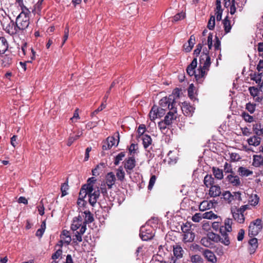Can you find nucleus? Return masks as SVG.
Listing matches in <instances>:
<instances>
[{"instance_id":"nucleus-8","label":"nucleus","mask_w":263,"mask_h":263,"mask_svg":"<svg viewBox=\"0 0 263 263\" xmlns=\"http://www.w3.org/2000/svg\"><path fill=\"white\" fill-rule=\"evenodd\" d=\"M152 228L147 226H142L140 230V236L144 241H147L152 239L154 236Z\"/></svg>"},{"instance_id":"nucleus-2","label":"nucleus","mask_w":263,"mask_h":263,"mask_svg":"<svg viewBox=\"0 0 263 263\" xmlns=\"http://www.w3.org/2000/svg\"><path fill=\"white\" fill-rule=\"evenodd\" d=\"M28 7L21 8L22 11L16 18L15 23L19 32L20 31L23 32L29 27L30 24L29 14L30 12Z\"/></svg>"},{"instance_id":"nucleus-4","label":"nucleus","mask_w":263,"mask_h":263,"mask_svg":"<svg viewBox=\"0 0 263 263\" xmlns=\"http://www.w3.org/2000/svg\"><path fill=\"white\" fill-rule=\"evenodd\" d=\"M262 228V220L257 218L252 221L249 227V236L254 237L256 236Z\"/></svg>"},{"instance_id":"nucleus-26","label":"nucleus","mask_w":263,"mask_h":263,"mask_svg":"<svg viewBox=\"0 0 263 263\" xmlns=\"http://www.w3.org/2000/svg\"><path fill=\"white\" fill-rule=\"evenodd\" d=\"M8 48V43L4 37H0V54H4Z\"/></svg>"},{"instance_id":"nucleus-7","label":"nucleus","mask_w":263,"mask_h":263,"mask_svg":"<svg viewBox=\"0 0 263 263\" xmlns=\"http://www.w3.org/2000/svg\"><path fill=\"white\" fill-rule=\"evenodd\" d=\"M160 107L168 109L170 110L171 108L175 107L176 102L173 96H169L168 97H163L159 101Z\"/></svg>"},{"instance_id":"nucleus-62","label":"nucleus","mask_w":263,"mask_h":263,"mask_svg":"<svg viewBox=\"0 0 263 263\" xmlns=\"http://www.w3.org/2000/svg\"><path fill=\"white\" fill-rule=\"evenodd\" d=\"M202 217L200 213H196L193 216L192 219L194 222H198L201 220Z\"/></svg>"},{"instance_id":"nucleus-9","label":"nucleus","mask_w":263,"mask_h":263,"mask_svg":"<svg viewBox=\"0 0 263 263\" xmlns=\"http://www.w3.org/2000/svg\"><path fill=\"white\" fill-rule=\"evenodd\" d=\"M136 166V160L134 157H130L126 159L124 162V167L126 173L130 175L131 171Z\"/></svg>"},{"instance_id":"nucleus-21","label":"nucleus","mask_w":263,"mask_h":263,"mask_svg":"<svg viewBox=\"0 0 263 263\" xmlns=\"http://www.w3.org/2000/svg\"><path fill=\"white\" fill-rule=\"evenodd\" d=\"M249 252L250 254H254L258 248V240L256 238L253 237L249 241Z\"/></svg>"},{"instance_id":"nucleus-5","label":"nucleus","mask_w":263,"mask_h":263,"mask_svg":"<svg viewBox=\"0 0 263 263\" xmlns=\"http://www.w3.org/2000/svg\"><path fill=\"white\" fill-rule=\"evenodd\" d=\"M226 182L233 187H239L242 184V180L236 173L228 174L224 178Z\"/></svg>"},{"instance_id":"nucleus-31","label":"nucleus","mask_w":263,"mask_h":263,"mask_svg":"<svg viewBox=\"0 0 263 263\" xmlns=\"http://www.w3.org/2000/svg\"><path fill=\"white\" fill-rule=\"evenodd\" d=\"M252 165L255 167H259L263 165V157L260 155H254Z\"/></svg>"},{"instance_id":"nucleus-44","label":"nucleus","mask_w":263,"mask_h":263,"mask_svg":"<svg viewBox=\"0 0 263 263\" xmlns=\"http://www.w3.org/2000/svg\"><path fill=\"white\" fill-rule=\"evenodd\" d=\"M106 186L107 185H106L105 183H101L100 185V190H99L100 191V193H101L104 199H105V198L106 197H108Z\"/></svg>"},{"instance_id":"nucleus-54","label":"nucleus","mask_w":263,"mask_h":263,"mask_svg":"<svg viewBox=\"0 0 263 263\" xmlns=\"http://www.w3.org/2000/svg\"><path fill=\"white\" fill-rule=\"evenodd\" d=\"M236 5H238V4L235 2V0H231L230 3V13L231 14H234L236 12Z\"/></svg>"},{"instance_id":"nucleus-35","label":"nucleus","mask_w":263,"mask_h":263,"mask_svg":"<svg viewBox=\"0 0 263 263\" xmlns=\"http://www.w3.org/2000/svg\"><path fill=\"white\" fill-rule=\"evenodd\" d=\"M223 25L224 30L226 33H228L230 32L231 29V22L229 20V17L227 16L222 21Z\"/></svg>"},{"instance_id":"nucleus-32","label":"nucleus","mask_w":263,"mask_h":263,"mask_svg":"<svg viewBox=\"0 0 263 263\" xmlns=\"http://www.w3.org/2000/svg\"><path fill=\"white\" fill-rule=\"evenodd\" d=\"M215 179L211 175H206L204 178L203 182L206 187L212 186L214 184Z\"/></svg>"},{"instance_id":"nucleus-42","label":"nucleus","mask_w":263,"mask_h":263,"mask_svg":"<svg viewBox=\"0 0 263 263\" xmlns=\"http://www.w3.org/2000/svg\"><path fill=\"white\" fill-rule=\"evenodd\" d=\"M224 172L225 174H232L235 173V172L233 170L232 165L231 163L225 162L224 166Z\"/></svg>"},{"instance_id":"nucleus-61","label":"nucleus","mask_w":263,"mask_h":263,"mask_svg":"<svg viewBox=\"0 0 263 263\" xmlns=\"http://www.w3.org/2000/svg\"><path fill=\"white\" fill-rule=\"evenodd\" d=\"M195 68L197 67H187L186 72L190 76H194L195 72Z\"/></svg>"},{"instance_id":"nucleus-52","label":"nucleus","mask_w":263,"mask_h":263,"mask_svg":"<svg viewBox=\"0 0 263 263\" xmlns=\"http://www.w3.org/2000/svg\"><path fill=\"white\" fill-rule=\"evenodd\" d=\"M16 2L21 8L30 6V0H16Z\"/></svg>"},{"instance_id":"nucleus-64","label":"nucleus","mask_w":263,"mask_h":263,"mask_svg":"<svg viewBox=\"0 0 263 263\" xmlns=\"http://www.w3.org/2000/svg\"><path fill=\"white\" fill-rule=\"evenodd\" d=\"M233 200H241V193L240 192H233L232 194Z\"/></svg>"},{"instance_id":"nucleus-57","label":"nucleus","mask_w":263,"mask_h":263,"mask_svg":"<svg viewBox=\"0 0 263 263\" xmlns=\"http://www.w3.org/2000/svg\"><path fill=\"white\" fill-rule=\"evenodd\" d=\"M249 90L251 95L253 97H257L259 92V89L255 87H250Z\"/></svg>"},{"instance_id":"nucleus-18","label":"nucleus","mask_w":263,"mask_h":263,"mask_svg":"<svg viewBox=\"0 0 263 263\" xmlns=\"http://www.w3.org/2000/svg\"><path fill=\"white\" fill-rule=\"evenodd\" d=\"M116 139L114 137H109L106 139L102 145V149L104 151L110 149L116 143Z\"/></svg>"},{"instance_id":"nucleus-55","label":"nucleus","mask_w":263,"mask_h":263,"mask_svg":"<svg viewBox=\"0 0 263 263\" xmlns=\"http://www.w3.org/2000/svg\"><path fill=\"white\" fill-rule=\"evenodd\" d=\"M191 223L187 222L181 226V230L183 233L191 231Z\"/></svg>"},{"instance_id":"nucleus-15","label":"nucleus","mask_w":263,"mask_h":263,"mask_svg":"<svg viewBox=\"0 0 263 263\" xmlns=\"http://www.w3.org/2000/svg\"><path fill=\"white\" fill-rule=\"evenodd\" d=\"M116 179L115 175L112 172L108 173L106 176V185L108 189H111L115 184Z\"/></svg>"},{"instance_id":"nucleus-51","label":"nucleus","mask_w":263,"mask_h":263,"mask_svg":"<svg viewBox=\"0 0 263 263\" xmlns=\"http://www.w3.org/2000/svg\"><path fill=\"white\" fill-rule=\"evenodd\" d=\"M125 152H121L119 153L115 158L114 160V164L115 165H118L120 161H121L123 158L125 157Z\"/></svg>"},{"instance_id":"nucleus-20","label":"nucleus","mask_w":263,"mask_h":263,"mask_svg":"<svg viewBox=\"0 0 263 263\" xmlns=\"http://www.w3.org/2000/svg\"><path fill=\"white\" fill-rule=\"evenodd\" d=\"M199 64L203 66H210L211 58L208 53H202L199 59Z\"/></svg>"},{"instance_id":"nucleus-47","label":"nucleus","mask_w":263,"mask_h":263,"mask_svg":"<svg viewBox=\"0 0 263 263\" xmlns=\"http://www.w3.org/2000/svg\"><path fill=\"white\" fill-rule=\"evenodd\" d=\"M223 199L228 203H231L233 200L232 194L230 191H226L222 194Z\"/></svg>"},{"instance_id":"nucleus-1","label":"nucleus","mask_w":263,"mask_h":263,"mask_svg":"<svg viewBox=\"0 0 263 263\" xmlns=\"http://www.w3.org/2000/svg\"><path fill=\"white\" fill-rule=\"evenodd\" d=\"M232 219L227 218L224 220V226H221V223L219 221H215L212 223V227L215 231H217L219 230L221 236L224 239L221 240V243L226 246H228L230 243V240L228 232L232 231Z\"/></svg>"},{"instance_id":"nucleus-22","label":"nucleus","mask_w":263,"mask_h":263,"mask_svg":"<svg viewBox=\"0 0 263 263\" xmlns=\"http://www.w3.org/2000/svg\"><path fill=\"white\" fill-rule=\"evenodd\" d=\"M195 44V37L194 35H192L188 40L187 43H185L183 45V48L185 51L186 52H190L192 49Z\"/></svg>"},{"instance_id":"nucleus-58","label":"nucleus","mask_w":263,"mask_h":263,"mask_svg":"<svg viewBox=\"0 0 263 263\" xmlns=\"http://www.w3.org/2000/svg\"><path fill=\"white\" fill-rule=\"evenodd\" d=\"M170 125L167 124L164 120H162L158 123V126L161 131L164 130L167 128V126Z\"/></svg>"},{"instance_id":"nucleus-41","label":"nucleus","mask_w":263,"mask_h":263,"mask_svg":"<svg viewBox=\"0 0 263 263\" xmlns=\"http://www.w3.org/2000/svg\"><path fill=\"white\" fill-rule=\"evenodd\" d=\"M83 224V222H81L73 219L70 226V229L72 231H76L80 228H81Z\"/></svg>"},{"instance_id":"nucleus-14","label":"nucleus","mask_w":263,"mask_h":263,"mask_svg":"<svg viewBox=\"0 0 263 263\" xmlns=\"http://www.w3.org/2000/svg\"><path fill=\"white\" fill-rule=\"evenodd\" d=\"M207 67H197V68H195V72L194 74V77L197 81L199 82H201L202 80V78L205 75V68Z\"/></svg>"},{"instance_id":"nucleus-40","label":"nucleus","mask_w":263,"mask_h":263,"mask_svg":"<svg viewBox=\"0 0 263 263\" xmlns=\"http://www.w3.org/2000/svg\"><path fill=\"white\" fill-rule=\"evenodd\" d=\"M200 242L203 246L207 248L212 247L214 245L207 235L206 236L202 238Z\"/></svg>"},{"instance_id":"nucleus-53","label":"nucleus","mask_w":263,"mask_h":263,"mask_svg":"<svg viewBox=\"0 0 263 263\" xmlns=\"http://www.w3.org/2000/svg\"><path fill=\"white\" fill-rule=\"evenodd\" d=\"M191 260L193 263H203V259L199 255H193L191 257Z\"/></svg>"},{"instance_id":"nucleus-46","label":"nucleus","mask_w":263,"mask_h":263,"mask_svg":"<svg viewBox=\"0 0 263 263\" xmlns=\"http://www.w3.org/2000/svg\"><path fill=\"white\" fill-rule=\"evenodd\" d=\"M202 218L205 219H212L217 218V216L212 211L206 212L202 214Z\"/></svg>"},{"instance_id":"nucleus-11","label":"nucleus","mask_w":263,"mask_h":263,"mask_svg":"<svg viewBox=\"0 0 263 263\" xmlns=\"http://www.w3.org/2000/svg\"><path fill=\"white\" fill-rule=\"evenodd\" d=\"M258 70L257 72H254L250 74L251 80H253L256 82V83L258 84L260 87L262 86L263 82H261V78L262 77V72H260L263 71V67H256Z\"/></svg>"},{"instance_id":"nucleus-59","label":"nucleus","mask_w":263,"mask_h":263,"mask_svg":"<svg viewBox=\"0 0 263 263\" xmlns=\"http://www.w3.org/2000/svg\"><path fill=\"white\" fill-rule=\"evenodd\" d=\"M146 130V127L145 125L144 124H141L139 126L137 132L139 135V136H141L144 135V133Z\"/></svg>"},{"instance_id":"nucleus-45","label":"nucleus","mask_w":263,"mask_h":263,"mask_svg":"<svg viewBox=\"0 0 263 263\" xmlns=\"http://www.w3.org/2000/svg\"><path fill=\"white\" fill-rule=\"evenodd\" d=\"M215 26V17L214 15H211L210 20L208 23V28L211 30H213Z\"/></svg>"},{"instance_id":"nucleus-17","label":"nucleus","mask_w":263,"mask_h":263,"mask_svg":"<svg viewBox=\"0 0 263 263\" xmlns=\"http://www.w3.org/2000/svg\"><path fill=\"white\" fill-rule=\"evenodd\" d=\"M84 215V221H83V224L82 226H85V228H86V225L87 224H89L92 223L94 221V218L93 214L89 211L86 210L83 212Z\"/></svg>"},{"instance_id":"nucleus-23","label":"nucleus","mask_w":263,"mask_h":263,"mask_svg":"<svg viewBox=\"0 0 263 263\" xmlns=\"http://www.w3.org/2000/svg\"><path fill=\"white\" fill-rule=\"evenodd\" d=\"M203 255L209 261L213 263L217 261V258L214 253L210 250H205L203 252Z\"/></svg>"},{"instance_id":"nucleus-25","label":"nucleus","mask_w":263,"mask_h":263,"mask_svg":"<svg viewBox=\"0 0 263 263\" xmlns=\"http://www.w3.org/2000/svg\"><path fill=\"white\" fill-rule=\"evenodd\" d=\"M106 167V164L105 163H100L96 166V167L92 170V175L93 176H98L102 173L104 169Z\"/></svg>"},{"instance_id":"nucleus-63","label":"nucleus","mask_w":263,"mask_h":263,"mask_svg":"<svg viewBox=\"0 0 263 263\" xmlns=\"http://www.w3.org/2000/svg\"><path fill=\"white\" fill-rule=\"evenodd\" d=\"M184 17V14L183 13H178L176 14L173 17L172 21L177 22L181 19H183Z\"/></svg>"},{"instance_id":"nucleus-39","label":"nucleus","mask_w":263,"mask_h":263,"mask_svg":"<svg viewBox=\"0 0 263 263\" xmlns=\"http://www.w3.org/2000/svg\"><path fill=\"white\" fill-rule=\"evenodd\" d=\"M82 135V132H79L76 135H70L67 143V145L68 146H71L72 143L77 140H78L80 136Z\"/></svg>"},{"instance_id":"nucleus-29","label":"nucleus","mask_w":263,"mask_h":263,"mask_svg":"<svg viewBox=\"0 0 263 263\" xmlns=\"http://www.w3.org/2000/svg\"><path fill=\"white\" fill-rule=\"evenodd\" d=\"M212 171L215 178L218 180H221L223 178V171L222 170L216 167H213Z\"/></svg>"},{"instance_id":"nucleus-49","label":"nucleus","mask_w":263,"mask_h":263,"mask_svg":"<svg viewBox=\"0 0 263 263\" xmlns=\"http://www.w3.org/2000/svg\"><path fill=\"white\" fill-rule=\"evenodd\" d=\"M241 116L243 119V120L246 122L251 123L253 121L254 118L253 116L250 115L248 113L246 112H242Z\"/></svg>"},{"instance_id":"nucleus-50","label":"nucleus","mask_w":263,"mask_h":263,"mask_svg":"<svg viewBox=\"0 0 263 263\" xmlns=\"http://www.w3.org/2000/svg\"><path fill=\"white\" fill-rule=\"evenodd\" d=\"M68 181L67 180L66 182H65L63 183L61 187V191L62 192V195L61 197H64L67 195V191L68 190Z\"/></svg>"},{"instance_id":"nucleus-3","label":"nucleus","mask_w":263,"mask_h":263,"mask_svg":"<svg viewBox=\"0 0 263 263\" xmlns=\"http://www.w3.org/2000/svg\"><path fill=\"white\" fill-rule=\"evenodd\" d=\"M88 196V202L92 206H95L100 196V191L99 189L94 192L89 191L87 189V186L82 185L79 195V198L84 199L86 195Z\"/></svg>"},{"instance_id":"nucleus-28","label":"nucleus","mask_w":263,"mask_h":263,"mask_svg":"<svg viewBox=\"0 0 263 263\" xmlns=\"http://www.w3.org/2000/svg\"><path fill=\"white\" fill-rule=\"evenodd\" d=\"M237 172L239 173V175L242 177H248L253 174L252 171L243 166L239 167Z\"/></svg>"},{"instance_id":"nucleus-24","label":"nucleus","mask_w":263,"mask_h":263,"mask_svg":"<svg viewBox=\"0 0 263 263\" xmlns=\"http://www.w3.org/2000/svg\"><path fill=\"white\" fill-rule=\"evenodd\" d=\"M247 142L250 145L257 146L259 145L261 142V138L257 135H254L250 137L248 140Z\"/></svg>"},{"instance_id":"nucleus-43","label":"nucleus","mask_w":263,"mask_h":263,"mask_svg":"<svg viewBox=\"0 0 263 263\" xmlns=\"http://www.w3.org/2000/svg\"><path fill=\"white\" fill-rule=\"evenodd\" d=\"M116 176L118 178V179L121 181H122L124 179L125 173L122 166L119 167L117 170Z\"/></svg>"},{"instance_id":"nucleus-60","label":"nucleus","mask_w":263,"mask_h":263,"mask_svg":"<svg viewBox=\"0 0 263 263\" xmlns=\"http://www.w3.org/2000/svg\"><path fill=\"white\" fill-rule=\"evenodd\" d=\"M240 159V156L236 153H232L230 154V159L231 161H237Z\"/></svg>"},{"instance_id":"nucleus-16","label":"nucleus","mask_w":263,"mask_h":263,"mask_svg":"<svg viewBox=\"0 0 263 263\" xmlns=\"http://www.w3.org/2000/svg\"><path fill=\"white\" fill-rule=\"evenodd\" d=\"M86 228L82 226L79 231H76L75 235L73 236V242L78 244L77 241L81 242L82 241V235L85 232Z\"/></svg>"},{"instance_id":"nucleus-19","label":"nucleus","mask_w":263,"mask_h":263,"mask_svg":"<svg viewBox=\"0 0 263 263\" xmlns=\"http://www.w3.org/2000/svg\"><path fill=\"white\" fill-rule=\"evenodd\" d=\"M221 194V188L218 185H213L210 187L209 194L212 197L219 196Z\"/></svg>"},{"instance_id":"nucleus-6","label":"nucleus","mask_w":263,"mask_h":263,"mask_svg":"<svg viewBox=\"0 0 263 263\" xmlns=\"http://www.w3.org/2000/svg\"><path fill=\"white\" fill-rule=\"evenodd\" d=\"M166 113L165 108L159 107L154 105L152 107L149 113V117L152 121H154L156 118L163 117Z\"/></svg>"},{"instance_id":"nucleus-38","label":"nucleus","mask_w":263,"mask_h":263,"mask_svg":"<svg viewBox=\"0 0 263 263\" xmlns=\"http://www.w3.org/2000/svg\"><path fill=\"white\" fill-rule=\"evenodd\" d=\"M183 233V240L185 242H192L194 240L195 235L192 231Z\"/></svg>"},{"instance_id":"nucleus-34","label":"nucleus","mask_w":263,"mask_h":263,"mask_svg":"<svg viewBox=\"0 0 263 263\" xmlns=\"http://www.w3.org/2000/svg\"><path fill=\"white\" fill-rule=\"evenodd\" d=\"M234 219L239 223H242L245 221V216L242 213H239V211L234 212L233 213Z\"/></svg>"},{"instance_id":"nucleus-27","label":"nucleus","mask_w":263,"mask_h":263,"mask_svg":"<svg viewBox=\"0 0 263 263\" xmlns=\"http://www.w3.org/2000/svg\"><path fill=\"white\" fill-rule=\"evenodd\" d=\"M207 235L213 244L214 242H218L219 241L221 242V240L224 239L223 237L221 236H220L219 235L215 234L213 232L208 233Z\"/></svg>"},{"instance_id":"nucleus-30","label":"nucleus","mask_w":263,"mask_h":263,"mask_svg":"<svg viewBox=\"0 0 263 263\" xmlns=\"http://www.w3.org/2000/svg\"><path fill=\"white\" fill-rule=\"evenodd\" d=\"M253 131L256 135L260 136L263 134V126L260 123L253 124Z\"/></svg>"},{"instance_id":"nucleus-12","label":"nucleus","mask_w":263,"mask_h":263,"mask_svg":"<svg viewBox=\"0 0 263 263\" xmlns=\"http://www.w3.org/2000/svg\"><path fill=\"white\" fill-rule=\"evenodd\" d=\"M182 111L185 116H192L194 112V107L188 103L184 102L182 103L181 106Z\"/></svg>"},{"instance_id":"nucleus-37","label":"nucleus","mask_w":263,"mask_h":263,"mask_svg":"<svg viewBox=\"0 0 263 263\" xmlns=\"http://www.w3.org/2000/svg\"><path fill=\"white\" fill-rule=\"evenodd\" d=\"M96 181L97 179L93 177L89 178L87 180V183L83 185L87 186V189L89 191L93 192L94 190L93 184L96 183Z\"/></svg>"},{"instance_id":"nucleus-10","label":"nucleus","mask_w":263,"mask_h":263,"mask_svg":"<svg viewBox=\"0 0 263 263\" xmlns=\"http://www.w3.org/2000/svg\"><path fill=\"white\" fill-rule=\"evenodd\" d=\"M177 118V108L176 107L171 108L170 111L167 113L165 116L163 120L165 121L167 124L170 125L173 123V121Z\"/></svg>"},{"instance_id":"nucleus-33","label":"nucleus","mask_w":263,"mask_h":263,"mask_svg":"<svg viewBox=\"0 0 263 263\" xmlns=\"http://www.w3.org/2000/svg\"><path fill=\"white\" fill-rule=\"evenodd\" d=\"M142 143L144 148H147L152 142V139L150 136L148 135H144L142 137Z\"/></svg>"},{"instance_id":"nucleus-48","label":"nucleus","mask_w":263,"mask_h":263,"mask_svg":"<svg viewBox=\"0 0 263 263\" xmlns=\"http://www.w3.org/2000/svg\"><path fill=\"white\" fill-rule=\"evenodd\" d=\"M2 58L3 59L2 61L3 66H7L12 64V59L11 58L9 57L7 55L3 56Z\"/></svg>"},{"instance_id":"nucleus-36","label":"nucleus","mask_w":263,"mask_h":263,"mask_svg":"<svg viewBox=\"0 0 263 263\" xmlns=\"http://www.w3.org/2000/svg\"><path fill=\"white\" fill-rule=\"evenodd\" d=\"M183 250H182V248L178 245H177L176 246H174L173 248V252L174 256L177 258H181L182 257L183 255Z\"/></svg>"},{"instance_id":"nucleus-56","label":"nucleus","mask_w":263,"mask_h":263,"mask_svg":"<svg viewBox=\"0 0 263 263\" xmlns=\"http://www.w3.org/2000/svg\"><path fill=\"white\" fill-rule=\"evenodd\" d=\"M156 176L154 175H152L151 177V178L149 181V183L148 185V189L149 190H151L152 188L153 187V186L156 182Z\"/></svg>"},{"instance_id":"nucleus-13","label":"nucleus","mask_w":263,"mask_h":263,"mask_svg":"<svg viewBox=\"0 0 263 263\" xmlns=\"http://www.w3.org/2000/svg\"><path fill=\"white\" fill-rule=\"evenodd\" d=\"M5 30L7 33L11 35H13L19 33L15 23L13 20H11L10 23L8 24Z\"/></svg>"}]
</instances>
